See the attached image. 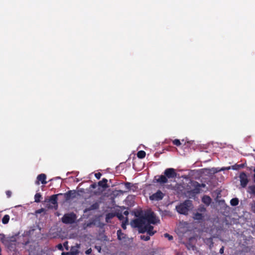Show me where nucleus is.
<instances>
[{
    "label": "nucleus",
    "mask_w": 255,
    "mask_h": 255,
    "mask_svg": "<svg viewBox=\"0 0 255 255\" xmlns=\"http://www.w3.org/2000/svg\"><path fill=\"white\" fill-rule=\"evenodd\" d=\"M128 218L127 217L126 218V221H125V223H123L122 224V227L123 229H126V225H127V224L128 223Z\"/></svg>",
    "instance_id": "c85d7f7f"
},
{
    "label": "nucleus",
    "mask_w": 255,
    "mask_h": 255,
    "mask_svg": "<svg viewBox=\"0 0 255 255\" xmlns=\"http://www.w3.org/2000/svg\"><path fill=\"white\" fill-rule=\"evenodd\" d=\"M107 182L108 180L106 178H103L101 181H100L98 184L99 186L102 187L104 188H106L108 187Z\"/></svg>",
    "instance_id": "2eb2a0df"
},
{
    "label": "nucleus",
    "mask_w": 255,
    "mask_h": 255,
    "mask_svg": "<svg viewBox=\"0 0 255 255\" xmlns=\"http://www.w3.org/2000/svg\"><path fill=\"white\" fill-rule=\"evenodd\" d=\"M239 200L238 198H233L230 201V204L232 206H235L238 205L239 204Z\"/></svg>",
    "instance_id": "a211bd4d"
},
{
    "label": "nucleus",
    "mask_w": 255,
    "mask_h": 255,
    "mask_svg": "<svg viewBox=\"0 0 255 255\" xmlns=\"http://www.w3.org/2000/svg\"><path fill=\"white\" fill-rule=\"evenodd\" d=\"M41 210H42V209H41V210H38V211H36V213H41Z\"/></svg>",
    "instance_id": "c03bdc74"
},
{
    "label": "nucleus",
    "mask_w": 255,
    "mask_h": 255,
    "mask_svg": "<svg viewBox=\"0 0 255 255\" xmlns=\"http://www.w3.org/2000/svg\"><path fill=\"white\" fill-rule=\"evenodd\" d=\"M76 219V215L72 212L65 214L61 219V221L65 224H72L75 223Z\"/></svg>",
    "instance_id": "20e7f679"
},
{
    "label": "nucleus",
    "mask_w": 255,
    "mask_h": 255,
    "mask_svg": "<svg viewBox=\"0 0 255 255\" xmlns=\"http://www.w3.org/2000/svg\"><path fill=\"white\" fill-rule=\"evenodd\" d=\"M124 184L125 185V187L126 190V192L129 191L131 189L132 185L130 182H124Z\"/></svg>",
    "instance_id": "4be33fe9"
},
{
    "label": "nucleus",
    "mask_w": 255,
    "mask_h": 255,
    "mask_svg": "<svg viewBox=\"0 0 255 255\" xmlns=\"http://www.w3.org/2000/svg\"><path fill=\"white\" fill-rule=\"evenodd\" d=\"M62 195L63 193H59L57 194L53 195L50 196L49 202L53 205H57V197Z\"/></svg>",
    "instance_id": "1a4fd4ad"
},
{
    "label": "nucleus",
    "mask_w": 255,
    "mask_h": 255,
    "mask_svg": "<svg viewBox=\"0 0 255 255\" xmlns=\"http://www.w3.org/2000/svg\"><path fill=\"white\" fill-rule=\"evenodd\" d=\"M99 208V203L98 202H96L93 204L88 208H86L85 210V212L90 211L92 210H97Z\"/></svg>",
    "instance_id": "9b49d317"
},
{
    "label": "nucleus",
    "mask_w": 255,
    "mask_h": 255,
    "mask_svg": "<svg viewBox=\"0 0 255 255\" xmlns=\"http://www.w3.org/2000/svg\"><path fill=\"white\" fill-rule=\"evenodd\" d=\"M57 247L58 249L60 250V251H63V247L62 245L61 244H58L57 245Z\"/></svg>",
    "instance_id": "f704fd0d"
},
{
    "label": "nucleus",
    "mask_w": 255,
    "mask_h": 255,
    "mask_svg": "<svg viewBox=\"0 0 255 255\" xmlns=\"http://www.w3.org/2000/svg\"><path fill=\"white\" fill-rule=\"evenodd\" d=\"M42 198V196L39 193H36L34 196V201L36 203L40 202V199Z\"/></svg>",
    "instance_id": "aec40b11"
},
{
    "label": "nucleus",
    "mask_w": 255,
    "mask_h": 255,
    "mask_svg": "<svg viewBox=\"0 0 255 255\" xmlns=\"http://www.w3.org/2000/svg\"><path fill=\"white\" fill-rule=\"evenodd\" d=\"M177 173L175 170L172 168L166 169L164 171V175L156 176L154 177L157 183L164 184L168 182V178H174L176 177Z\"/></svg>",
    "instance_id": "f03ea898"
},
{
    "label": "nucleus",
    "mask_w": 255,
    "mask_h": 255,
    "mask_svg": "<svg viewBox=\"0 0 255 255\" xmlns=\"http://www.w3.org/2000/svg\"><path fill=\"white\" fill-rule=\"evenodd\" d=\"M194 188L191 190L190 191L188 192V193L190 194H199L200 192L201 189H200L199 187H198V185L195 184V182L194 183Z\"/></svg>",
    "instance_id": "f8f14e48"
},
{
    "label": "nucleus",
    "mask_w": 255,
    "mask_h": 255,
    "mask_svg": "<svg viewBox=\"0 0 255 255\" xmlns=\"http://www.w3.org/2000/svg\"><path fill=\"white\" fill-rule=\"evenodd\" d=\"M244 166V165L243 164H236L232 166V169L233 170H239L242 168H243Z\"/></svg>",
    "instance_id": "f3484780"
},
{
    "label": "nucleus",
    "mask_w": 255,
    "mask_h": 255,
    "mask_svg": "<svg viewBox=\"0 0 255 255\" xmlns=\"http://www.w3.org/2000/svg\"><path fill=\"white\" fill-rule=\"evenodd\" d=\"M150 235H141L140 236V238L141 240H143V241H147L148 240H150Z\"/></svg>",
    "instance_id": "393cba45"
},
{
    "label": "nucleus",
    "mask_w": 255,
    "mask_h": 255,
    "mask_svg": "<svg viewBox=\"0 0 255 255\" xmlns=\"http://www.w3.org/2000/svg\"><path fill=\"white\" fill-rule=\"evenodd\" d=\"M93 224V223H92H92H90L87 224V226H86V227H90V226H91V225L92 224Z\"/></svg>",
    "instance_id": "79ce46f5"
},
{
    "label": "nucleus",
    "mask_w": 255,
    "mask_h": 255,
    "mask_svg": "<svg viewBox=\"0 0 255 255\" xmlns=\"http://www.w3.org/2000/svg\"><path fill=\"white\" fill-rule=\"evenodd\" d=\"M61 255H72L70 252H63L61 254Z\"/></svg>",
    "instance_id": "ea45409f"
},
{
    "label": "nucleus",
    "mask_w": 255,
    "mask_h": 255,
    "mask_svg": "<svg viewBox=\"0 0 255 255\" xmlns=\"http://www.w3.org/2000/svg\"><path fill=\"white\" fill-rule=\"evenodd\" d=\"M124 214L126 216H128V211H125L124 212Z\"/></svg>",
    "instance_id": "a19ab883"
},
{
    "label": "nucleus",
    "mask_w": 255,
    "mask_h": 255,
    "mask_svg": "<svg viewBox=\"0 0 255 255\" xmlns=\"http://www.w3.org/2000/svg\"><path fill=\"white\" fill-rule=\"evenodd\" d=\"M202 201L206 205L209 206L212 201V199L210 196L204 195L202 198Z\"/></svg>",
    "instance_id": "ddd939ff"
},
{
    "label": "nucleus",
    "mask_w": 255,
    "mask_h": 255,
    "mask_svg": "<svg viewBox=\"0 0 255 255\" xmlns=\"http://www.w3.org/2000/svg\"><path fill=\"white\" fill-rule=\"evenodd\" d=\"M90 187L93 189H95L97 187V184L96 183H94L91 185Z\"/></svg>",
    "instance_id": "e433bc0d"
},
{
    "label": "nucleus",
    "mask_w": 255,
    "mask_h": 255,
    "mask_svg": "<svg viewBox=\"0 0 255 255\" xmlns=\"http://www.w3.org/2000/svg\"><path fill=\"white\" fill-rule=\"evenodd\" d=\"M9 220V216L8 215H5L3 216L2 219V223L3 224H6L8 223Z\"/></svg>",
    "instance_id": "412c9836"
},
{
    "label": "nucleus",
    "mask_w": 255,
    "mask_h": 255,
    "mask_svg": "<svg viewBox=\"0 0 255 255\" xmlns=\"http://www.w3.org/2000/svg\"><path fill=\"white\" fill-rule=\"evenodd\" d=\"M164 196V194L160 190H158L156 192L153 193L149 196V199L151 201H158L161 200Z\"/></svg>",
    "instance_id": "39448f33"
},
{
    "label": "nucleus",
    "mask_w": 255,
    "mask_h": 255,
    "mask_svg": "<svg viewBox=\"0 0 255 255\" xmlns=\"http://www.w3.org/2000/svg\"><path fill=\"white\" fill-rule=\"evenodd\" d=\"M164 237L165 238H167L169 241H171V240H172L173 239V236L170 235H169L168 233L164 234Z\"/></svg>",
    "instance_id": "a878e982"
},
{
    "label": "nucleus",
    "mask_w": 255,
    "mask_h": 255,
    "mask_svg": "<svg viewBox=\"0 0 255 255\" xmlns=\"http://www.w3.org/2000/svg\"><path fill=\"white\" fill-rule=\"evenodd\" d=\"M248 192L255 195V185L249 186L248 187Z\"/></svg>",
    "instance_id": "6ab92c4d"
},
{
    "label": "nucleus",
    "mask_w": 255,
    "mask_h": 255,
    "mask_svg": "<svg viewBox=\"0 0 255 255\" xmlns=\"http://www.w3.org/2000/svg\"><path fill=\"white\" fill-rule=\"evenodd\" d=\"M92 252V249L90 248L86 251L85 254L87 255H90V254H91Z\"/></svg>",
    "instance_id": "c9c22d12"
},
{
    "label": "nucleus",
    "mask_w": 255,
    "mask_h": 255,
    "mask_svg": "<svg viewBox=\"0 0 255 255\" xmlns=\"http://www.w3.org/2000/svg\"><path fill=\"white\" fill-rule=\"evenodd\" d=\"M117 236L118 239L120 241H122L126 238V235L123 233L121 229L117 231Z\"/></svg>",
    "instance_id": "4468645a"
},
{
    "label": "nucleus",
    "mask_w": 255,
    "mask_h": 255,
    "mask_svg": "<svg viewBox=\"0 0 255 255\" xmlns=\"http://www.w3.org/2000/svg\"><path fill=\"white\" fill-rule=\"evenodd\" d=\"M114 218V215L112 213H108L106 216V221L107 223L110 222V220Z\"/></svg>",
    "instance_id": "b1692460"
},
{
    "label": "nucleus",
    "mask_w": 255,
    "mask_h": 255,
    "mask_svg": "<svg viewBox=\"0 0 255 255\" xmlns=\"http://www.w3.org/2000/svg\"><path fill=\"white\" fill-rule=\"evenodd\" d=\"M46 179V175L45 174L41 173L37 176V180L36 181L35 183L37 185H39L40 182L42 184H46L47 183Z\"/></svg>",
    "instance_id": "6e6552de"
},
{
    "label": "nucleus",
    "mask_w": 255,
    "mask_h": 255,
    "mask_svg": "<svg viewBox=\"0 0 255 255\" xmlns=\"http://www.w3.org/2000/svg\"><path fill=\"white\" fill-rule=\"evenodd\" d=\"M0 255H1V253H0Z\"/></svg>",
    "instance_id": "a18cd8bd"
},
{
    "label": "nucleus",
    "mask_w": 255,
    "mask_h": 255,
    "mask_svg": "<svg viewBox=\"0 0 255 255\" xmlns=\"http://www.w3.org/2000/svg\"><path fill=\"white\" fill-rule=\"evenodd\" d=\"M117 217L120 220H122L124 219V217L122 214H118L117 215Z\"/></svg>",
    "instance_id": "72a5a7b5"
},
{
    "label": "nucleus",
    "mask_w": 255,
    "mask_h": 255,
    "mask_svg": "<svg viewBox=\"0 0 255 255\" xmlns=\"http://www.w3.org/2000/svg\"><path fill=\"white\" fill-rule=\"evenodd\" d=\"M146 155V153L143 150H140L137 153V156L138 158L142 159L145 157Z\"/></svg>",
    "instance_id": "dca6fc26"
},
{
    "label": "nucleus",
    "mask_w": 255,
    "mask_h": 255,
    "mask_svg": "<svg viewBox=\"0 0 255 255\" xmlns=\"http://www.w3.org/2000/svg\"><path fill=\"white\" fill-rule=\"evenodd\" d=\"M77 193L76 190H69L65 193L63 194L64 199L66 201H68L71 199H74L76 197Z\"/></svg>",
    "instance_id": "0eeeda50"
},
{
    "label": "nucleus",
    "mask_w": 255,
    "mask_h": 255,
    "mask_svg": "<svg viewBox=\"0 0 255 255\" xmlns=\"http://www.w3.org/2000/svg\"><path fill=\"white\" fill-rule=\"evenodd\" d=\"M194 219L197 220H201L203 218V216L202 214L197 213L195 214Z\"/></svg>",
    "instance_id": "5701e85b"
},
{
    "label": "nucleus",
    "mask_w": 255,
    "mask_h": 255,
    "mask_svg": "<svg viewBox=\"0 0 255 255\" xmlns=\"http://www.w3.org/2000/svg\"><path fill=\"white\" fill-rule=\"evenodd\" d=\"M173 143L176 146H180L181 145L180 141L178 139H175L173 141Z\"/></svg>",
    "instance_id": "bb28decb"
},
{
    "label": "nucleus",
    "mask_w": 255,
    "mask_h": 255,
    "mask_svg": "<svg viewBox=\"0 0 255 255\" xmlns=\"http://www.w3.org/2000/svg\"><path fill=\"white\" fill-rule=\"evenodd\" d=\"M239 178L241 186L243 188L246 187L249 182V180L246 173L244 172H241L240 174Z\"/></svg>",
    "instance_id": "423d86ee"
},
{
    "label": "nucleus",
    "mask_w": 255,
    "mask_h": 255,
    "mask_svg": "<svg viewBox=\"0 0 255 255\" xmlns=\"http://www.w3.org/2000/svg\"><path fill=\"white\" fill-rule=\"evenodd\" d=\"M254 172H255V174L254 175V181L255 182V168L254 169Z\"/></svg>",
    "instance_id": "37998d69"
},
{
    "label": "nucleus",
    "mask_w": 255,
    "mask_h": 255,
    "mask_svg": "<svg viewBox=\"0 0 255 255\" xmlns=\"http://www.w3.org/2000/svg\"><path fill=\"white\" fill-rule=\"evenodd\" d=\"M230 169H232V166H229V167H225V168H222V170H229Z\"/></svg>",
    "instance_id": "4c0bfd02"
},
{
    "label": "nucleus",
    "mask_w": 255,
    "mask_h": 255,
    "mask_svg": "<svg viewBox=\"0 0 255 255\" xmlns=\"http://www.w3.org/2000/svg\"><path fill=\"white\" fill-rule=\"evenodd\" d=\"M224 247H222L220 249V251H219V253L221 254H223L224 253Z\"/></svg>",
    "instance_id": "58836bf2"
},
{
    "label": "nucleus",
    "mask_w": 255,
    "mask_h": 255,
    "mask_svg": "<svg viewBox=\"0 0 255 255\" xmlns=\"http://www.w3.org/2000/svg\"><path fill=\"white\" fill-rule=\"evenodd\" d=\"M2 237L0 238V241L3 243H6V242H8V240L5 238V236L3 234L0 235Z\"/></svg>",
    "instance_id": "cd10ccee"
},
{
    "label": "nucleus",
    "mask_w": 255,
    "mask_h": 255,
    "mask_svg": "<svg viewBox=\"0 0 255 255\" xmlns=\"http://www.w3.org/2000/svg\"><path fill=\"white\" fill-rule=\"evenodd\" d=\"M192 205L191 201L186 200L182 203L176 206V209L179 214L186 215Z\"/></svg>",
    "instance_id": "7ed1b4c3"
},
{
    "label": "nucleus",
    "mask_w": 255,
    "mask_h": 255,
    "mask_svg": "<svg viewBox=\"0 0 255 255\" xmlns=\"http://www.w3.org/2000/svg\"><path fill=\"white\" fill-rule=\"evenodd\" d=\"M68 242L67 241L65 242L63 244V246L64 247L65 249L67 251L69 250V247H68Z\"/></svg>",
    "instance_id": "7c9ffc66"
},
{
    "label": "nucleus",
    "mask_w": 255,
    "mask_h": 255,
    "mask_svg": "<svg viewBox=\"0 0 255 255\" xmlns=\"http://www.w3.org/2000/svg\"><path fill=\"white\" fill-rule=\"evenodd\" d=\"M80 248V245L77 244L75 246H73L71 247L70 253L72 255H77L79 253L78 249Z\"/></svg>",
    "instance_id": "9d476101"
},
{
    "label": "nucleus",
    "mask_w": 255,
    "mask_h": 255,
    "mask_svg": "<svg viewBox=\"0 0 255 255\" xmlns=\"http://www.w3.org/2000/svg\"><path fill=\"white\" fill-rule=\"evenodd\" d=\"M160 222V220L156 217L155 213L151 210L145 212L143 216L138 217L131 222V225L137 228L140 233H147L150 236L154 235L156 231L153 230V227L151 224L155 225Z\"/></svg>",
    "instance_id": "f257e3e1"
},
{
    "label": "nucleus",
    "mask_w": 255,
    "mask_h": 255,
    "mask_svg": "<svg viewBox=\"0 0 255 255\" xmlns=\"http://www.w3.org/2000/svg\"><path fill=\"white\" fill-rule=\"evenodd\" d=\"M101 176H102V174L100 172L96 173L95 174V177L98 179H99L101 178Z\"/></svg>",
    "instance_id": "2f4dec72"
},
{
    "label": "nucleus",
    "mask_w": 255,
    "mask_h": 255,
    "mask_svg": "<svg viewBox=\"0 0 255 255\" xmlns=\"http://www.w3.org/2000/svg\"><path fill=\"white\" fill-rule=\"evenodd\" d=\"M195 184H196V185H197L198 187H199L200 188L201 187H205V184L204 183L200 184L198 182L196 181Z\"/></svg>",
    "instance_id": "c756f323"
},
{
    "label": "nucleus",
    "mask_w": 255,
    "mask_h": 255,
    "mask_svg": "<svg viewBox=\"0 0 255 255\" xmlns=\"http://www.w3.org/2000/svg\"><path fill=\"white\" fill-rule=\"evenodd\" d=\"M7 198H10L11 196V192L9 190H7L5 192Z\"/></svg>",
    "instance_id": "473e14b6"
}]
</instances>
